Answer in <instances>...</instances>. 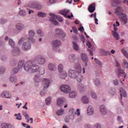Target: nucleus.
Masks as SVG:
<instances>
[{
    "label": "nucleus",
    "mask_w": 128,
    "mask_h": 128,
    "mask_svg": "<svg viewBox=\"0 0 128 128\" xmlns=\"http://www.w3.org/2000/svg\"><path fill=\"white\" fill-rule=\"evenodd\" d=\"M46 58L42 56H38L33 61H28L24 65V70L30 74L39 72L40 74H44V68H40L38 64H44Z\"/></svg>",
    "instance_id": "nucleus-1"
},
{
    "label": "nucleus",
    "mask_w": 128,
    "mask_h": 128,
    "mask_svg": "<svg viewBox=\"0 0 128 128\" xmlns=\"http://www.w3.org/2000/svg\"><path fill=\"white\" fill-rule=\"evenodd\" d=\"M74 68V70L70 69L68 70V76L72 80H76L78 82H80L82 80V66L80 64H76Z\"/></svg>",
    "instance_id": "nucleus-2"
},
{
    "label": "nucleus",
    "mask_w": 128,
    "mask_h": 128,
    "mask_svg": "<svg viewBox=\"0 0 128 128\" xmlns=\"http://www.w3.org/2000/svg\"><path fill=\"white\" fill-rule=\"evenodd\" d=\"M39 74L36 75L34 78V82L36 84H38L42 82H44V88H48L50 86V80L48 79L42 78L40 76H42V74H40L38 72Z\"/></svg>",
    "instance_id": "nucleus-3"
},
{
    "label": "nucleus",
    "mask_w": 128,
    "mask_h": 128,
    "mask_svg": "<svg viewBox=\"0 0 128 128\" xmlns=\"http://www.w3.org/2000/svg\"><path fill=\"white\" fill-rule=\"evenodd\" d=\"M24 40V38H21L18 42V44L19 46H22V43L23 42L22 44V49L23 50L26 52V50H30L32 48V45L30 42H25Z\"/></svg>",
    "instance_id": "nucleus-4"
},
{
    "label": "nucleus",
    "mask_w": 128,
    "mask_h": 128,
    "mask_svg": "<svg viewBox=\"0 0 128 128\" xmlns=\"http://www.w3.org/2000/svg\"><path fill=\"white\" fill-rule=\"evenodd\" d=\"M50 20L54 26H58V22L56 21V20H58V22H62L64 20V19L60 16H56L52 13H50Z\"/></svg>",
    "instance_id": "nucleus-5"
},
{
    "label": "nucleus",
    "mask_w": 128,
    "mask_h": 128,
    "mask_svg": "<svg viewBox=\"0 0 128 128\" xmlns=\"http://www.w3.org/2000/svg\"><path fill=\"white\" fill-rule=\"evenodd\" d=\"M60 90L61 92H64V94H68L70 92V87L68 85H62L60 86Z\"/></svg>",
    "instance_id": "nucleus-6"
},
{
    "label": "nucleus",
    "mask_w": 128,
    "mask_h": 128,
    "mask_svg": "<svg viewBox=\"0 0 128 128\" xmlns=\"http://www.w3.org/2000/svg\"><path fill=\"white\" fill-rule=\"evenodd\" d=\"M35 34L36 32H34V30H30L28 31V40H32V42H36V40L34 38Z\"/></svg>",
    "instance_id": "nucleus-7"
},
{
    "label": "nucleus",
    "mask_w": 128,
    "mask_h": 128,
    "mask_svg": "<svg viewBox=\"0 0 128 128\" xmlns=\"http://www.w3.org/2000/svg\"><path fill=\"white\" fill-rule=\"evenodd\" d=\"M94 114V106L90 105L88 106L87 109V114L88 116H92Z\"/></svg>",
    "instance_id": "nucleus-8"
},
{
    "label": "nucleus",
    "mask_w": 128,
    "mask_h": 128,
    "mask_svg": "<svg viewBox=\"0 0 128 128\" xmlns=\"http://www.w3.org/2000/svg\"><path fill=\"white\" fill-rule=\"evenodd\" d=\"M120 20L122 24H126L128 23V17L126 14H122L120 15Z\"/></svg>",
    "instance_id": "nucleus-9"
},
{
    "label": "nucleus",
    "mask_w": 128,
    "mask_h": 128,
    "mask_svg": "<svg viewBox=\"0 0 128 128\" xmlns=\"http://www.w3.org/2000/svg\"><path fill=\"white\" fill-rule=\"evenodd\" d=\"M100 114H102V116H106V114H108V110L106 108V106L104 105H101L100 107Z\"/></svg>",
    "instance_id": "nucleus-10"
},
{
    "label": "nucleus",
    "mask_w": 128,
    "mask_h": 128,
    "mask_svg": "<svg viewBox=\"0 0 128 128\" xmlns=\"http://www.w3.org/2000/svg\"><path fill=\"white\" fill-rule=\"evenodd\" d=\"M15 28L16 30L22 32V30H24V24L22 23H18L15 25Z\"/></svg>",
    "instance_id": "nucleus-11"
},
{
    "label": "nucleus",
    "mask_w": 128,
    "mask_h": 128,
    "mask_svg": "<svg viewBox=\"0 0 128 128\" xmlns=\"http://www.w3.org/2000/svg\"><path fill=\"white\" fill-rule=\"evenodd\" d=\"M81 58L84 62H86V66H88L86 62H88V56L84 53H82L81 54Z\"/></svg>",
    "instance_id": "nucleus-12"
},
{
    "label": "nucleus",
    "mask_w": 128,
    "mask_h": 128,
    "mask_svg": "<svg viewBox=\"0 0 128 128\" xmlns=\"http://www.w3.org/2000/svg\"><path fill=\"white\" fill-rule=\"evenodd\" d=\"M10 82H12V84H16V82H18V76L15 75H12L9 78Z\"/></svg>",
    "instance_id": "nucleus-13"
},
{
    "label": "nucleus",
    "mask_w": 128,
    "mask_h": 128,
    "mask_svg": "<svg viewBox=\"0 0 128 128\" xmlns=\"http://www.w3.org/2000/svg\"><path fill=\"white\" fill-rule=\"evenodd\" d=\"M81 102L82 104H90V99H88V96H82Z\"/></svg>",
    "instance_id": "nucleus-14"
},
{
    "label": "nucleus",
    "mask_w": 128,
    "mask_h": 128,
    "mask_svg": "<svg viewBox=\"0 0 128 128\" xmlns=\"http://www.w3.org/2000/svg\"><path fill=\"white\" fill-rule=\"evenodd\" d=\"M48 68L50 72H54V70H56V65L54 64L50 63L48 65Z\"/></svg>",
    "instance_id": "nucleus-15"
},
{
    "label": "nucleus",
    "mask_w": 128,
    "mask_h": 128,
    "mask_svg": "<svg viewBox=\"0 0 128 128\" xmlns=\"http://www.w3.org/2000/svg\"><path fill=\"white\" fill-rule=\"evenodd\" d=\"M69 113L70 115V118L71 120H74V116H76V109L70 108L69 110Z\"/></svg>",
    "instance_id": "nucleus-16"
},
{
    "label": "nucleus",
    "mask_w": 128,
    "mask_h": 128,
    "mask_svg": "<svg viewBox=\"0 0 128 128\" xmlns=\"http://www.w3.org/2000/svg\"><path fill=\"white\" fill-rule=\"evenodd\" d=\"M68 58L70 62H76V54H72L69 55Z\"/></svg>",
    "instance_id": "nucleus-17"
},
{
    "label": "nucleus",
    "mask_w": 128,
    "mask_h": 128,
    "mask_svg": "<svg viewBox=\"0 0 128 128\" xmlns=\"http://www.w3.org/2000/svg\"><path fill=\"white\" fill-rule=\"evenodd\" d=\"M72 46H73V49L75 52H80V46H78V43L76 42H72Z\"/></svg>",
    "instance_id": "nucleus-18"
},
{
    "label": "nucleus",
    "mask_w": 128,
    "mask_h": 128,
    "mask_svg": "<svg viewBox=\"0 0 128 128\" xmlns=\"http://www.w3.org/2000/svg\"><path fill=\"white\" fill-rule=\"evenodd\" d=\"M64 100L62 98H58L57 100L56 104L58 106H62Z\"/></svg>",
    "instance_id": "nucleus-19"
},
{
    "label": "nucleus",
    "mask_w": 128,
    "mask_h": 128,
    "mask_svg": "<svg viewBox=\"0 0 128 128\" xmlns=\"http://www.w3.org/2000/svg\"><path fill=\"white\" fill-rule=\"evenodd\" d=\"M18 54H20V48L17 47H14L12 50V54L14 56H18Z\"/></svg>",
    "instance_id": "nucleus-20"
},
{
    "label": "nucleus",
    "mask_w": 128,
    "mask_h": 128,
    "mask_svg": "<svg viewBox=\"0 0 128 128\" xmlns=\"http://www.w3.org/2000/svg\"><path fill=\"white\" fill-rule=\"evenodd\" d=\"M2 98H4V96L6 98H12V95L10 94L8 92H4L0 94Z\"/></svg>",
    "instance_id": "nucleus-21"
},
{
    "label": "nucleus",
    "mask_w": 128,
    "mask_h": 128,
    "mask_svg": "<svg viewBox=\"0 0 128 128\" xmlns=\"http://www.w3.org/2000/svg\"><path fill=\"white\" fill-rule=\"evenodd\" d=\"M88 10L90 12H94L96 10V4H92L90 5L88 8Z\"/></svg>",
    "instance_id": "nucleus-22"
},
{
    "label": "nucleus",
    "mask_w": 128,
    "mask_h": 128,
    "mask_svg": "<svg viewBox=\"0 0 128 128\" xmlns=\"http://www.w3.org/2000/svg\"><path fill=\"white\" fill-rule=\"evenodd\" d=\"M53 46L56 48H58V46H60V44H62V42L60 40H55L52 42Z\"/></svg>",
    "instance_id": "nucleus-23"
},
{
    "label": "nucleus",
    "mask_w": 128,
    "mask_h": 128,
    "mask_svg": "<svg viewBox=\"0 0 128 128\" xmlns=\"http://www.w3.org/2000/svg\"><path fill=\"white\" fill-rule=\"evenodd\" d=\"M1 126L2 128H14V126L6 123L2 124Z\"/></svg>",
    "instance_id": "nucleus-24"
},
{
    "label": "nucleus",
    "mask_w": 128,
    "mask_h": 128,
    "mask_svg": "<svg viewBox=\"0 0 128 128\" xmlns=\"http://www.w3.org/2000/svg\"><path fill=\"white\" fill-rule=\"evenodd\" d=\"M108 92L111 96H114L116 94V89L114 88H109L108 90Z\"/></svg>",
    "instance_id": "nucleus-25"
},
{
    "label": "nucleus",
    "mask_w": 128,
    "mask_h": 128,
    "mask_svg": "<svg viewBox=\"0 0 128 128\" xmlns=\"http://www.w3.org/2000/svg\"><path fill=\"white\" fill-rule=\"evenodd\" d=\"M60 78H62V80H64L66 76H68V73H66V72L63 71L62 72H60Z\"/></svg>",
    "instance_id": "nucleus-26"
},
{
    "label": "nucleus",
    "mask_w": 128,
    "mask_h": 128,
    "mask_svg": "<svg viewBox=\"0 0 128 128\" xmlns=\"http://www.w3.org/2000/svg\"><path fill=\"white\" fill-rule=\"evenodd\" d=\"M120 96H121V98H126V92L122 88H120Z\"/></svg>",
    "instance_id": "nucleus-27"
},
{
    "label": "nucleus",
    "mask_w": 128,
    "mask_h": 128,
    "mask_svg": "<svg viewBox=\"0 0 128 128\" xmlns=\"http://www.w3.org/2000/svg\"><path fill=\"white\" fill-rule=\"evenodd\" d=\"M26 64V63L24 64V60H20L18 63V68L20 70V68H24V66Z\"/></svg>",
    "instance_id": "nucleus-28"
},
{
    "label": "nucleus",
    "mask_w": 128,
    "mask_h": 128,
    "mask_svg": "<svg viewBox=\"0 0 128 128\" xmlns=\"http://www.w3.org/2000/svg\"><path fill=\"white\" fill-rule=\"evenodd\" d=\"M116 73L118 74V78H120V74L124 75V71L120 68H118L116 70Z\"/></svg>",
    "instance_id": "nucleus-29"
},
{
    "label": "nucleus",
    "mask_w": 128,
    "mask_h": 128,
    "mask_svg": "<svg viewBox=\"0 0 128 128\" xmlns=\"http://www.w3.org/2000/svg\"><path fill=\"white\" fill-rule=\"evenodd\" d=\"M76 92V91H72L70 92V93L69 94V97H70V98H74L76 96H77Z\"/></svg>",
    "instance_id": "nucleus-30"
},
{
    "label": "nucleus",
    "mask_w": 128,
    "mask_h": 128,
    "mask_svg": "<svg viewBox=\"0 0 128 128\" xmlns=\"http://www.w3.org/2000/svg\"><path fill=\"white\" fill-rule=\"evenodd\" d=\"M36 32L39 36H40L41 38H44V33L42 30H37Z\"/></svg>",
    "instance_id": "nucleus-31"
},
{
    "label": "nucleus",
    "mask_w": 128,
    "mask_h": 128,
    "mask_svg": "<svg viewBox=\"0 0 128 128\" xmlns=\"http://www.w3.org/2000/svg\"><path fill=\"white\" fill-rule=\"evenodd\" d=\"M119 4H120V0H112V6H116Z\"/></svg>",
    "instance_id": "nucleus-32"
},
{
    "label": "nucleus",
    "mask_w": 128,
    "mask_h": 128,
    "mask_svg": "<svg viewBox=\"0 0 128 128\" xmlns=\"http://www.w3.org/2000/svg\"><path fill=\"white\" fill-rule=\"evenodd\" d=\"M46 104L47 106H49V104H52V97L49 96L48 98H47L46 99Z\"/></svg>",
    "instance_id": "nucleus-33"
},
{
    "label": "nucleus",
    "mask_w": 128,
    "mask_h": 128,
    "mask_svg": "<svg viewBox=\"0 0 128 128\" xmlns=\"http://www.w3.org/2000/svg\"><path fill=\"white\" fill-rule=\"evenodd\" d=\"M112 36L117 40L120 38V34L117 32H112Z\"/></svg>",
    "instance_id": "nucleus-34"
},
{
    "label": "nucleus",
    "mask_w": 128,
    "mask_h": 128,
    "mask_svg": "<svg viewBox=\"0 0 128 128\" xmlns=\"http://www.w3.org/2000/svg\"><path fill=\"white\" fill-rule=\"evenodd\" d=\"M8 44L12 48H14V46H16L14 41L12 39L9 40Z\"/></svg>",
    "instance_id": "nucleus-35"
},
{
    "label": "nucleus",
    "mask_w": 128,
    "mask_h": 128,
    "mask_svg": "<svg viewBox=\"0 0 128 128\" xmlns=\"http://www.w3.org/2000/svg\"><path fill=\"white\" fill-rule=\"evenodd\" d=\"M64 110L63 109H60L56 111V114H58V116H62V114H64Z\"/></svg>",
    "instance_id": "nucleus-36"
},
{
    "label": "nucleus",
    "mask_w": 128,
    "mask_h": 128,
    "mask_svg": "<svg viewBox=\"0 0 128 128\" xmlns=\"http://www.w3.org/2000/svg\"><path fill=\"white\" fill-rule=\"evenodd\" d=\"M56 34L58 36H60L62 34V30L60 29L57 28L56 30Z\"/></svg>",
    "instance_id": "nucleus-37"
},
{
    "label": "nucleus",
    "mask_w": 128,
    "mask_h": 128,
    "mask_svg": "<svg viewBox=\"0 0 128 128\" xmlns=\"http://www.w3.org/2000/svg\"><path fill=\"white\" fill-rule=\"evenodd\" d=\"M47 88H44V89L40 92V94L42 96H44L46 94V90Z\"/></svg>",
    "instance_id": "nucleus-38"
},
{
    "label": "nucleus",
    "mask_w": 128,
    "mask_h": 128,
    "mask_svg": "<svg viewBox=\"0 0 128 128\" xmlns=\"http://www.w3.org/2000/svg\"><path fill=\"white\" fill-rule=\"evenodd\" d=\"M19 14L21 16H26V10H21Z\"/></svg>",
    "instance_id": "nucleus-39"
},
{
    "label": "nucleus",
    "mask_w": 128,
    "mask_h": 128,
    "mask_svg": "<svg viewBox=\"0 0 128 128\" xmlns=\"http://www.w3.org/2000/svg\"><path fill=\"white\" fill-rule=\"evenodd\" d=\"M58 70L59 72H62V70H64V66L62 64H60L58 66Z\"/></svg>",
    "instance_id": "nucleus-40"
},
{
    "label": "nucleus",
    "mask_w": 128,
    "mask_h": 128,
    "mask_svg": "<svg viewBox=\"0 0 128 128\" xmlns=\"http://www.w3.org/2000/svg\"><path fill=\"white\" fill-rule=\"evenodd\" d=\"M20 70L18 67H16L12 69V74H18V70Z\"/></svg>",
    "instance_id": "nucleus-41"
},
{
    "label": "nucleus",
    "mask_w": 128,
    "mask_h": 128,
    "mask_svg": "<svg viewBox=\"0 0 128 128\" xmlns=\"http://www.w3.org/2000/svg\"><path fill=\"white\" fill-rule=\"evenodd\" d=\"M78 88L80 92H84L85 88H84V85H82V84L79 85L78 86Z\"/></svg>",
    "instance_id": "nucleus-42"
},
{
    "label": "nucleus",
    "mask_w": 128,
    "mask_h": 128,
    "mask_svg": "<svg viewBox=\"0 0 128 128\" xmlns=\"http://www.w3.org/2000/svg\"><path fill=\"white\" fill-rule=\"evenodd\" d=\"M38 16L40 18H46V14L45 13L42 12H39L38 14Z\"/></svg>",
    "instance_id": "nucleus-43"
},
{
    "label": "nucleus",
    "mask_w": 128,
    "mask_h": 128,
    "mask_svg": "<svg viewBox=\"0 0 128 128\" xmlns=\"http://www.w3.org/2000/svg\"><path fill=\"white\" fill-rule=\"evenodd\" d=\"M14 116H16V120H22V116H20V114H14Z\"/></svg>",
    "instance_id": "nucleus-44"
},
{
    "label": "nucleus",
    "mask_w": 128,
    "mask_h": 128,
    "mask_svg": "<svg viewBox=\"0 0 128 128\" xmlns=\"http://www.w3.org/2000/svg\"><path fill=\"white\" fill-rule=\"evenodd\" d=\"M94 84L96 86H100V80L98 79H96L94 80Z\"/></svg>",
    "instance_id": "nucleus-45"
},
{
    "label": "nucleus",
    "mask_w": 128,
    "mask_h": 128,
    "mask_svg": "<svg viewBox=\"0 0 128 128\" xmlns=\"http://www.w3.org/2000/svg\"><path fill=\"white\" fill-rule=\"evenodd\" d=\"M6 72V68L4 66L0 67V74H2Z\"/></svg>",
    "instance_id": "nucleus-46"
},
{
    "label": "nucleus",
    "mask_w": 128,
    "mask_h": 128,
    "mask_svg": "<svg viewBox=\"0 0 128 128\" xmlns=\"http://www.w3.org/2000/svg\"><path fill=\"white\" fill-rule=\"evenodd\" d=\"M121 52L124 54L128 58V52H126V50L124 49H122L121 50Z\"/></svg>",
    "instance_id": "nucleus-47"
},
{
    "label": "nucleus",
    "mask_w": 128,
    "mask_h": 128,
    "mask_svg": "<svg viewBox=\"0 0 128 128\" xmlns=\"http://www.w3.org/2000/svg\"><path fill=\"white\" fill-rule=\"evenodd\" d=\"M123 64L126 68H128V61L126 60H124Z\"/></svg>",
    "instance_id": "nucleus-48"
},
{
    "label": "nucleus",
    "mask_w": 128,
    "mask_h": 128,
    "mask_svg": "<svg viewBox=\"0 0 128 128\" xmlns=\"http://www.w3.org/2000/svg\"><path fill=\"white\" fill-rule=\"evenodd\" d=\"M76 114L78 116H80V109H77L76 110V112L75 111V115Z\"/></svg>",
    "instance_id": "nucleus-49"
},
{
    "label": "nucleus",
    "mask_w": 128,
    "mask_h": 128,
    "mask_svg": "<svg viewBox=\"0 0 128 128\" xmlns=\"http://www.w3.org/2000/svg\"><path fill=\"white\" fill-rule=\"evenodd\" d=\"M6 22H8V20H6L5 18H1L0 20V23L2 24H6Z\"/></svg>",
    "instance_id": "nucleus-50"
},
{
    "label": "nucleus",
    "mask_w": 128,
    "mask_h": 128,
    "mask_svg": "<svg viewBox=\"0 0 128 128\" xmlns=\"http://www.w3.org/2000/svg\"><path fill=\"white\" fill-rule=\"evenodd\" d=\"M91 96L92 98H96V94L94 92H90Z\"/></svg>",
    "instance_id": "nucleus-51"
},
{
    "label": "nucleus",
    "mask_w": 128,
    "mask_h": 128,
    "mask_svg": "<svg viewBox=\"0 0 128 128\" xmlns=\"http://www.w3.org/2000/svg\"><path fill=\"white\" fill-rule=\"evenodd\" d=\"M95 60H96V63L98 64V66H102V62L98 60H96V58H94Z\"/></svg>",
    "instance_id": "nucleus-52"
},
{
    "label": "nucleus",
    "mask_w": 128,
    "mask_h": 128,
    "mask_svg": "<svg viewBox=\"0 0 128 128\" xmlns=\"http://www.w3.org/2000/svg\"><path fill=\"white\" fill-rule=\"evenodd\" d=\"M94 128H102V125L98 123H96L94 125Z\"/></svg>",
    "instance_id": "nucleus-53"
},
{
    "label": "nucleus",
    "mask_w": 128,
    "mask_h": 128,
    "mask_svg": "<svg viewBox=\"0 0 128 128\" xmlns=\"http://www.w3.org/2000/svg\"><path fill=\"white\" fill-rule=\"evenodd\" d=\"M117 120L118 122L122 124V118L120 116L117 117Z\"/></svg>",
    "instance_id": "nucleus-54"
},
{
    "label": "nucleus",
    "mask_w": 128,
    "mask_h": 128,
    "mask_svg": "<svg viewBox=\"0 0 128 128\" xmlns=\"http://www.w3.org/2000/svg\"><path fill=\"white\" fill-rule=\"evenodd\" d=\"M35 8H37V10H40V8H42V6L40 4H38Z\"/></svg>",
    "instance_id": "nucleus-55"
},
{
    "label": "nucleus",
    "mask_w": 128,
    "mask_h": 128,
    "mask_svg": "<svg viewBox=\"0 0 128 128\" xmlns=\"http://www.w3.org/2000/svg\"><path fill=\"white\" fill-rule=\"evenodd\" d=\"M84 128H92V125H90V124H84Z\"/></svg>",
    "instance_id": "nucleus-56"
},
{
    "label": "nucleus",
    "mask_w": 128,
    "mask_h": 128,
    "mask_svg": "<svg viewBox=\"0 0 128 128\" xmlns=\"http://www.w3.org/2000/svg\"><path fill=\"white\" fill-rule=\"evenodd\" d=\"M122 12V7L118 6L116 9V12Z\"/></svg>",
    "instance_id": "nucleus-57"
},
{
    "label": "nucleus",
    "mask_w": 128,
    "mask_h": 128,
    "mask_svg": "<svg viewBox=\"0 0 128 128\" xmlns=\"http://www.w3.org/2000/svg\"><path fill=\"white\" fill-rule=\"evenodd\" d=\"M23 115L24 116H25V118H26V120H28L30 116L28 114L25 112L24 113Z\"/></svg>",
    "instance_id": "nucleus-58"
},
{
    "label": "nucleus",
    "mask_w": 128,
    "mask_h": 128,
    "mask_svg": "<svg viewBox=\"0 0 128 128\" xmlns=\"http://www.w3.org/2000/svg\"><path fill=\"white\" fill-rule=\"evenodd\" d=\"M72 29L74 34H76V32H78V30H76V28L75 26H73Z\"/></svg>",
    "instance_id": "nucleus-59"
},
{
    "label": "nucleus",
    "mask_w": 128,
    "mask_h": 128,
    "mask_svg": "<svg viewBox=\"0 0 128 128\" xmlns=\"http://www.w3.org/2000/svg\"><path fill=\"white\" fill-rule=\"evenodd\" d=\"M60 36H62L63 38H66V33L64 32V31L62 32V33L60 34Z\"/></svg>",
    "instance_id": "nucleus-60"
},
{
    "label": "nucleus",
    "mask_w": 128,
    "mask_h": 128,
    "mask_svg": "<svg viewBox=\"0 0 128 128\" xmlns=\"http://www.w3.org/2000/svg\"><path fill=\"white\" fill-rule=\"evenodd\" d=\"M114 86H118V80H114Z\"/></svg>",
    "instance_id": "nucleus-61"
},
{
    "label": "nucleus",
    "mask_w": 128,
    "mask_h": 128,
    "mask_svg": "<svg viewBox=\"0 0 128 128\" xmlns=\"http://www.w3.org/2000/svg\"><path fill=\"white\" fill-rule=\"evenodd\" d=\"M22 125L23 126H24V128H30V126L24 124V123H22Z\"/></svg>",
    "instance_id": "nucleus-62"
},
{
    "label": "nucleus",
    "mask_w": 128,
    "mask_h": 128,
    "mask_svg": "<svg viewBox=\"0 0 128 128\" xmlns=\"http://www.w3.org/2000/svg\"><path fill=\"white\" fill-rule=\"evenodd\" d=\"M113 26L114 27V31H112V32H118V28H116V26L115 24H113Z\"/></svg>",
    "instance_id": "nucleus-63"
},
{
    "label": "nucleus",
    "mask_w": 128,
    "mask_h": 128,
    "mask_svg": "<svg viewBox=\"0 0 128 128\" xmlns=\"http://www.w3.org/2000/svg\"><path fill=\"white\" fill-rule=\"evenodd\" d=\"M96 18V12H94V14H92L91 15H90V18Z\"/></svg>",
    "instance_id": "nucleus-64"
}]
</instances>
